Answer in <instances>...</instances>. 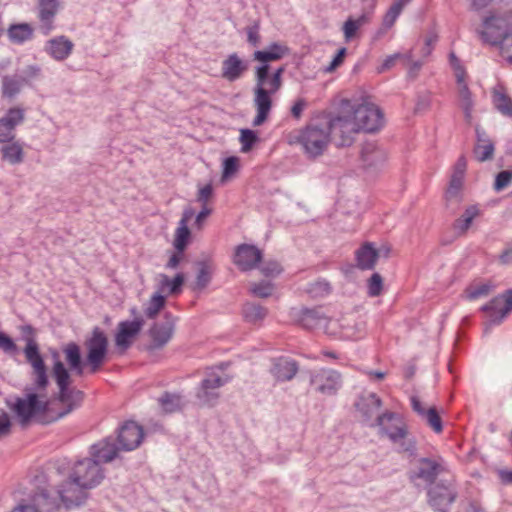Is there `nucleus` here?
<instances>
[{
	"label": "nucleus",
	"instance_id": "31",
	"mask_svg": "<svg viewBox=\"0 0 512 512\" xmlns=\"http://www.w3.org/2000/svg\"><path fill=\"white\" fill-rule=\"evenodd\" d=\"M379 253L372 243L363 244L356 251V265L361 270H371L375 267Z\"/></svg>",
	"mask_w": 512,
	"mask_h": 512
},
{
	"label": "nucleus",
	"instance_id": "25",
	"mask_svg": "<svg viewBox=\"0 0 512 512\" xmlns=\"http://www.w3.org/2000/svg\"><path fill=\"white\" fill-rule=\"evenodd\" d=\"M60 3L58 0H38V18L40 30L48 35L53 29V22L58 13Z\"/></svg>",
	"mask_w": 512,
	"mask_h": 512
},
{
	"label": "nucleus",
	"instance_id": "34",
	"mask_svg": "<svg viewBox=\"0 0 512 512\" xmlns=\"http://www.w3.org/2000/svg\"><path fill=\"white\" fill-rule=\"evenodd\" d=\"M2 160L11 165H17L24 160L23 146L19 141L6 142L0 148Z\"/></svg>",
	"mask_w": 512,
	"mask_h": 512
},
{
	"label": "nucleus",
	"instance_id": "23",
	"mask_svg": "<svg viewBox=\"0 0 512 512\" xmlns=\"http://www.w3.org/2000/svg\"><path fill=\"white\" fill-rule=\"evenodd\" d=\"M73 42L64 35L53 37L46 41L44 51L55 61H64L72 53Z\"/></svg>",
	"mask_w": 512,
	"mask_h": 512
},
{
	"label": "nucleus",
	"instance_id": "43",
	"mask_svg": "<svg viewBox=\"0 0 512 512\" xmlns=\"http://www.w3.org/2000/svg\"><path fill=\"white\" fill-rule=\"evenodd\" d=\"M159 278L161 291H164L166 288H169L171 294H177L181 291V286L184 283V275L182 273H178L172 280L165 274H160Z\"/></svg>",
	"mask_w": 512,
	"mask_h": 512
},
{
	"label": "nucleus",
	"instance_id": "33",
	"mask_svg": "<svg viewBox=\"0 0 512 512\" xmlns=\"http://www.w3.org/2000/svg\"><path fill=\"white\" fill-rule=\"evenodd\" d=\"M480 214L476 205L468 206L463 214L453 223V230L457 237L463 236L469 230L473 220Z\"/></svg>",
	"mask_w": 512,
	"mask_h": 512
},
{
	"label": "nucleus",
	"instance_id": "27",
	"mask_svg": "<svg viewBox=\"0 0 512 512\" xmlns=\"http://www.w3.org/2000/svg\"><path fill=\"white\" fill-rule=\"evenodd\" d=\"M298 372V364L296 361L286 358L279 357L272 361L270 373L276 381L285 382L290 381Z\"/></svg>",
	"mask_w": 512,
	"mask_h": 512
},
{
	"label": "nucleus",
	"instance_id": "60",
	"mask_svg": "<svg viewBox=\"0 0 512 512\" xmlns=\"http://www.w3.org/2000/svg\"><path fill=\"white\" fill-rule=\"evenodd\" d=\"M347 49L346 48H340L331 61V63L325 68V72L332 73L334 72L339 66L342 65L345 55H346Z\"/></svg>",
	"mask_w": 512,
	"mask_h": 512
},
{
	"label": "nucleus",
	"instance_id": "44",
	"mask_svg": "<svg viewBox=\"0 0 512 512\" xmlns=\"http://www.w3.org/2000/svg\"><path fill=\"white\" fill-rule=\"evenodd\" d=\"M466 168V158L465 156H460L454 165L449 185L462 189Z\"/></svg>",
	"mask_w": 512,
	"mask_h": 512
},
{
	"label": "nucleus",
	"instance_id": "29",
	"mask_svg": "<svg viewBox=\"0 0 512 512\" xmlns=\"http://www.w3.org/2000/svg\"><path fill=\"white\" fill-rule=\"evenodd\" d=\"M477 142L474 147L473 153L479 162L491 160L494 156V143L486 134V132L479 127H476Z\"/></svg>",
	"mask_w": 512,
	"mask_h": 512
},
{
	"label": "nucleus",
	"instance_id": "40",
	"mask_svg": "<svg viewBox=\"0 0 512 512\" xmlns=\"http://www.w3.org/2000/svg\"><path fill=\"white\" fill-rule=\"evenodd\" d=\"M158 401L163 411L167 413L179 411L184 406L183 397L176 393L166 392L158 399Z\"/></svg>",
	"mask_w": 512,
	"mask_h": 512
},
{
	"label": "nucleus",
	"instance_id": "30",
	"mask_svg": "<svg viewBox=\"0 0 512 512\" xmlns=\"http://www.w3.org/2000/svg\"><path fill=\"white\" fill-rule=\"evenodd\" d=\"M382 406L381 399L375 393L362 395L356 403V407L366 421L375 420Z\"/></svg>",
	"mask_w": 512,
	"mask_h": 512
},
{
	"label": "nucleus",
	"instance_id": "9",
	"mask_svg": "<svg viewBox=\"0 0 512 512\" xmlns=\"http://www.w3.org/2000/svg\"><path fill=\"white\" fill-rule=\"evenodd\" d=\"M481 310L486 313L488 318L484 329L487 333L492 326L500 325L512 312V289L492 298L481 307Z\"/></svg>",
	"mask_w": 512,
	"mask_h": 512
},
{
	"label": "nucleus",
	"instance_id": "10",
	"mask_svg": "<svg viewBox=\"0 0 512 512\" xmlns=\"http://www.w3.org/2000/svg\"><path fill=\"white\" fill-rule=\"evenodd\" d=\"M84 345L87 350L86 362L89 371L95 373L101 368L106 359L108 339L99 327H95L92 335L85 340Z\"/></svg>",
	"mask_w": 512,
	"mask_h": 512
},
{
	"label": "nucleus",
	"instance_id": "50",
	"mask_svg": "<svg viewBox=\"0 0 512 512\" xmlns=\"http://www.w3.org/2000/svg\"><path fill=\"white\" fill-rule=\"evenodd\" d=\"M240 143H241V151L244 153L249 152L253 145L258 141L257 134L250 129H242L240 131Z\"/></svg>",
	"mask_w": 512,
	"mask_h": 512
},
{
	"label": "nucleus",
	"instance_id": "48",
	"mask_svg": "<svg viewBox=\"0 0 512 512\" xmlns=\"http://www.w3.org/2000/svg\"><path fill=\"white\" fill-rule=\"evenodd\" d=\"M494 104L503 115L512 117V100L503 93L494 94Z\"/></svg>",
	"mask_w": 512,
	"mask_h": 512
},
{
	"label": "nucleus",
	"instance_id": "15",
	"mask_svg": "<svg viewBox=\"0 0 512 512\" xmlns=\"http://www.w3.org/2000/svg\"><path fill=\"white\" fill-rule=\"evenodd\" d=\"M509 33V23L503 17L490 16L483 21V30L480 32L484 42L491 45H501Z\"/></svg>",
	"mask_w": 512,
	"mask_h": 512
},
{
	"label": "nucleus",
	"instance_id": "38",
	"mask_svg": "<svg viewBox=\"0 0 512 512\" xmlns=\"http://www.w3.org/2000/svg\"><path fill=\"white\" fill-rule=\"evenodd\" d=\"M196 265L198 272L195 281V289L202 290L210 283L214 266L212 262L208 260L198 261Z\"/></svg>",
	"mask_w": 512,
	"mask_h": 512
},
{
	"label": "nucleus",
	"instance_id": "8",
	"mask_svg": "<svg viewBox=\"0 0 512 512\" xmlns=\"http://www.w3.org/2000/svg\"><path fill=\"white\" fill-rule=\"evenodd\" d=\"M69 474L78 483H82L83 487L89 489L98 486L105 477L103 469L92 456L76 461Z\"/></svg>",
	"mask_w": 512,
	"mask_h": 512
},
{
	"label": "nucleus",
	"instance_id": "1",
	"mask_svg": "<svg viewBox=\"0 0 512 512\" xmlns=\"http://www.w3.org/2000/svg\"><path fill=\"white\" fill-rule=\"evenodd\" d=\"M253 59L261 64L255 68V86L253 88V105L256 109V116L253 119V126L262 125L272 109V95L276 94L282 87V75L285 67L277 68L272 74L269 73V62L277 61V55L271 53L267 48L257 50L253 53Z\"/></svg>",
	"mask_w": 512,
	"mask_h": 512
},
{
	"label": "nucleus",
	"instance_id": "21",
	"mask_svg": "<svg viewBox=\"0 0 512 512\" xmlns=\"http://www.w3.org/2000/svg\"><path fill=\"white\" fill-rule=\"evenodd\" d=\"M249 69V61L242 59L237 53L229 54L221 65V76L228 82H234Z\"/></svg>",
	"mask_w": 512,
	"mask_h": 512
},
{
	"label": "nucleus",
	"instance_id": "39",
	"mask_svg": "<svg viewBox=\"0 0 512 512\" xmlns=\"http://www.w3.org/2000/svg\"><path fill=\"white\" fill-rule=\"evenodd\" d=\"M7 33L10 41L20 44L32 38L33 29L27 23L13 24Z\"/></svg>",
	"mask_w": 512,
	"mask_h": 512
},
{
	"label": "nucleus",
	"instance_id": "24",
	"mask_svg": "<svg viewBox=\"0 0 512 512\" xmlns=\"http://www.w3.org/2000/svg\"><path fill=\"white\" fill-rule=\"evenodd\" d=\"M387 159V153L384 149L379 147L376 143L366 142L361 149V160L366 169H379Z\"/></svg>",
	"mask_w": 512,
	"mask_h": 512
},
{
	"label": "nucleus",
	"instance_id": "62",
	"mask_svg": "<svg viewBox=\"0 0 512 512\" xmlns=\"http://www.w3.org/2000/svg\"><path fill=\"white\" fill-rule=\"evenodd\" d=\"M262 274L265 276H276L281 272V266L275 261L264 263L260 268Z\"/></svg>",
	"mask_w": 512,
	"mask_h": 512
},
{
	"label": "nucleus",
	"instance_id": "57",
	"mask_svg": "<svg viewBox=\"0 0 512 512\" xmlns=\"http://www.w3.org/2000/svg\"><path fill=\"white\" fill-rule=\"evenodd\" d=\"M341 327V338L342 339H352L356 336L357 331L359 330L356 327V324H352L350 320L343 319Z\"/></svg>",
	"mask_w": 512,
	"mask_h": 512
},
{
	"label": "nucleus",
	"instance_id": "17",
	"mask_svg": "<svg viewBox=\"0 0 512 512\" xmlns=\"http://www.w3.org/2000/svg\"><path fill=\"white\" fill-rule=\"evenodd\" d=\"M144 438L142 426L134 421L125 422L118 430L117 441L122 451H132L139 447Z\"/></svg>",
	"mask_w": 512,
	"mask_h": 512
},
{
	"label": "nucleus",
	"instance_id": "4",
	"mask_svg": "<svg viewBox=\"0 0 512 512\" xmlns=\"http://www.w3.org/2000/svg\"><path fill=\"white\" fill-rule=\"evenodd\" d=\"M47 388H38L35 383L24 389L23 396L16 397L9 405L21 426H26L34 417L45 414L49 407Z\"/></svg>",
	"mask_w": 512,
	"mask_h": 512
},
{
	"label": "nucleus",
	"instance_id": "14",
	"mask_svg": "<svg viewBox=\"0 0 512 512\" xmlns=\"http://www.w3.org/2000/svg\"><path fill=\"white\" fill-rule=\"evenodd\" d=\"M88 490H90L88 487H83L82 483H78L69 474L68 479L59 486L57 492L64 506L71 509L82 505L86 501Z\"/></svg>",
	"mask_w": 512,
	"mask_h": 512
},
{
	"label": "nucleus",
	"instance_id": "19",
	"mask_svg": "<svg viewBox=\"0 0 512 512\" xmlns=\"http://www.w3.org/2000/svg\"><path fill=\"white\" fill-rule=\"evenodd\" d=\"M143 317H136L131 321H121L117 327V333L115 335V344L122 350L128 349L136 336L140 333L144 326Z\"/></svg>",
	"mask_w": 512,
	"mask_h": 512
},
{
	"label": "nucleus",
	"instance_id": "3",
	"mask_svg": "<svg viewBox=\"0 0 512 512\" xmlns=\"http://www.w3.org/2000/svg\"><path fill=\"white\" fill-rule=\"evenodd\" d=\"M371 427H378V433L387 437L397 446L398 452L413 455L416 451V441L410 435L408 426L402 416L392 411H384L376 416Z\"/></svg>",
	"mask_w": 512,
	"mask_h": 512
},
{
	"label": "nucleus",
	"instance_id": "58",
	"mask_svg": "<svg viewBox=\"0 0 512 512\" xmlns=\"http://www.w3.org/2000/svg\"><path fill=\"white\" fill-rule=\"evenodd\" d=\"M402 10L403 9L400 7V5H395L393 3L384 17L383 24L386 27H391L396 21L397 17L402 12Z\"/></svg>",
	"mask_w": 512,
	"mask_h": 512
},
{
	"label": "nucleus",
	"instance_id": "22",
	"mask_svg": "<svg viewBox=\"0 0 512 512\" xmlns=\"http://www.w3.org/2000/svg\"><path fill=\"white\" fill-rule=\"evenodd\" d=\"M262 259V252L254 245L241 244L234 254V264L241 271H249L257 267Z\"/></svg>",
	"mask_w": 512,
	"mask_h": 512
},
{
	"label": "nucleus",
	"instance_id": "41",
	"mask_svg": "<svg viewBox=\"0 0 512 512\" xmlns=\"http://www.w3.org/2000/svg\"><path fill=\"white\" fill-rule=\"evenodd\" d=\"M460 106L463 109L465 120L468 124L472 121L473 101L467 84L458 87Z\"/></svg>",
	"mask_w": 512,
	"mask_h": 512
},
{
	"label": "nucleus",
	"instance_id": "56",
	"mask_svg": "<svg viewBox=\"0 0 512 512\" xmlns=\"http://www.w3.org/2000/svg\"><path fill=\"white\" fill-rule=\"evenodd\" d=\"M246 33H247V41L251 46L257 47L260 45L261 37L259 34V24L258 23H255L254 25L247 27Z\"/></svg>",
	"mask_w": 512,
	"mask_h": 512
},
{
	"label": "nucleus",
	"instance_id": "63",
	"mask_svg": "<svg viewBox=\"0 0 512 512\" xmlns=\"http://www.w3.org/2000/svg\"><path fill=\"white\" fill-rule=\"evenodd\" d=\"M213 209L209 207L208 205H202L201 211L196 215L195 219V227L198 230H201L203 228L204 222L206 218L212 213Z\"/></svg>",
	"mask_w": 512,
	"mask_h": 512
},
{
	"label": "nucleus",
	"instance_id": "11",
	"mask_svg": "<svg viewBox=\"0 0 512 512\" xmlns=\"http://www.w3.org/2000/svg\"><path fill=\"white\" fill-rule=\"evenodd\" d=\"M457 491L454 486L453 477L442 478L434 483L428 490V501L430 506L437 512H448V507L455 501Z\"/></svg>",
	"mask_w": 512,
	"mask_h": 512
},
{
	"label": "nucleus",
	"instance_id": "35",
	"mask_svg": "<svg viewBox=\"0 0 512 512\" xmlns=\"http://www.w3.org/2000/svg\"><path fill=\"white\" fill-rule=\"evenodd\" d=\"M33 504L38 512H55L59 508V503L55 498H51L44 489L36 492L32 498Z\"/></svg>",
	"mask_w": 512,
	"mask_h": 512
},
{
	"label": "nucleus",
	"instance_id": "7",
	"mask_svg": "<svg viewBox=\"0 0 512 512\" xmlns=\"http://www.w3.org/2000/svg\"><path fill=\"white\" fill-rule=\"evenodd\" d=\"M21 330L26 342V346L24 348L25 358L32 367L31 375L33 383H35L38 388H47L49 384L47 369L44 360L40 355L39 346L34 338L35 331L30 325L23 326Z\"/></svg>",
	"mask_w": 512,
	"mask_h": 512
},
{
	"label": "nucleus",
	"instance_id": "55",
	"mask_svg": "<svg viewBox=\"0 0 512 512\" xmlns=\"http://www.w3.org/2000/svg\"><path fill=\"white\" fill-rule=\"evenodd\" d=\"M342 322L336 319H329L325 316V322L321 330L326 334L341 338Z\"/></svg>",
	"mask_w": 512,
	"mask_h": 512
},
{
	"label": "nucleus",
	"instance_id": "45",
	"mask_svg": "<svg viewBox=\"0 0 512 512\" xmlns=\"http://www.w3.org/2000/svg\"><path fill=\"white\" fill-rule=\"evenodd\" d=\"M190 234L188 225L184 224V222H179L173 242V245L178 252H184L188 245Z\"/></svg>",
	"mask_w": 512,
	"mask_h": 512
},
{
	"label": "nucleus",
	"instance_id": "54",
	"mask_svg": "<svg viewBox=\"0 0 512 512\" xmlns=\"http://www.w3.org/2000/svg\"><path fill=\"white\" fill-rule=\"evenodd\" d=\"M410 58L411 52L407 54L395 53L393 55L386 57L381 66L378 67L377 71L378 73H383L391 69L395 65L397 60H410Z\"/></svg>",
	"mask_w": 512,
	"mask_h": 512
},
{
	"label": "nucleus",
	"instance_id": "26",
	"mask_svg": "<svg viewBox=\"0 0 512 512\" xmlns=\"http://www.w3.org/2000/svg\"><path fill=\"white\" fill-rule=\"evenodd\" d=\"M120 445L115 444L111 437H107L90 448V455L98 462L109 463L118 457Z\"/></svg>",
	"mask_w": 512,
	"mask_h": 512
},
{
	"label": "nucleus",
	"instance_id": "51",
	"mask_svg": "<svg viewBox=\"0 0 512 512\" xmlns=\"http://www.w3.org/2000/svg\"><path fill=\"white\" fill-rule=\"evenodd\" d=\"M367 292L371 297H377L383 290V279L379 273H373L367 281Z\"/></svg>",
	"mask_w": 512,
	"mask_h": 512
},
{
	"label": "nucleus",
	"instance_id": "32",
	"mask_svg": "<svg viewBox=\"0 0 512 512\" xmlns=\"http://www.w3.org/2000/svg\"><path fill=\"white\" fill-rule=\"evenodd\" d=\"M65 359L71 371L76 375H83L84 363L82 362L80 347L75 342H69L63 347Z\"/></svg>",
	"mask_w": 512,
	"mask_h": 512
},
{
	"label": "nucleus",
	"instance_id": "52",
	"mask_svg": "<svg viewBox=\"0 0 512 512\" xmlns=\"http://www.w3.org/2000/svg\"><path fill=\"white\" fill-rule=\"evenodd\" d=\"M239 169V159L235 156L228 157L223 162V172L221 180L224 182L231 178Z\"/></svg>",
	"mask_w": 512,
	"mask_h": 512
},
{
	"label": "nucleus",
	"instance_id": "53",
	"mask_svg": "<svg viewBox=\"0 0 512 512\" xmlns=\"http://www.w3.org/2000/svg\"><path fill=\"white\" fill-rule=\"evenodd\" d=\"M492 290V285L489 283H483L480 285L470 286L466 290L467 298L469 300H475L484 296H487Z\"/></svg>",
	"mask_w": 512,
	"mask_h": 512
},
{
	"label": "nucleus",
	"instance_id": "61",
	"mask_svg": "<svg viewBox=\"0 0 512 512\" xmlns=\"http://www.w3.org/2000/svg\"><path fill=\"white\" fill-rule=\"evenodd\" d=\"M501 54L512 63V33H508L506 37H504L503 42L500 45Z\"/></svg>",
	"mask_w": 512,
	"mask_h": 512
},
{
	"label": "nucleus",
	"instance_id": "18",
	"mask_svg": "<svg viewBox=\"0 0 512 512\" xmlns=\"http://www.w3.org/2000/svg\"><path fill=\"white\" fill-rule=\"evenodd\" d=\"M447 471L443 461L431 458H421L418 461L417 468L412 472L410 478L421 479L427 484H433L437 477L445 474Z\"/></svg>",
	"mask_w": 512,
	"mask_h": 512
},
{
	"label": "nucleus",
	"instance_id": "5",
	"mask_svg": "<svg viewBox=\"0 0 512 512\" xmlns=\"http://www.w3.org/2000/svg\"><path fill=\"white\" fill-rule=\"evenodd\" d=\"M332 126L333 119L326 123L310 124L301 132L299 142L309 157L320 156L326 150L331 139L337 146H348V144L340 143L341 135L335 133Z\"/></svg>",
	"mask_w": 512,
	"mask_h": 512
},
{
	"label": "nucleus",
	"instance_id": "47",
	"mask_svg": "<svg viewBox=\"0 0 512 512\" xmlns=\"http://www.w3.org/2000/svg\"><path fill=\"white\" fill-rule=\"evenodd\" d=\"M250 292L259 298H267L272 295L274 285L269 281H261L258 283H251Z\"/></svg>",
	"mask_w": 512,
	"mask_h": 512
},
{
	"label": "nucleus",
	"instance_id": "20",
	"mask_svg": "<svg viewBox=\"0 0 512 512\" xmlns=\"http://www.w3.org/2000/svg\"><path fill=\"white\" fill-rule=\"evenodd\" d=\"M25 120V110L20 107L10 108L0 118V143L11 142L15 139V128Z\"/></svg>",
	"mask_w": 512,
	"mask_h": 512
},
{
	"label": "nucleus",
	"instance_id": "13",
	"mask_svg": "<svg viewBox=\"0 0 512 512\" xmlns=\"http://www.w3.org/2000/svg\"><path fill=\"white\" fill-rule=\"evenodd\" d=\"M310 384L322 395H335L342 385L341 374L333 369H320L310 375Z\"/></svg>",
	"mask_w": 512,
	"mask_h": 512
},
{
	"label": "nucleus",
	"instance_id": "12",
	"mask_svg": "<svg viewBox=\"0 0 512 512\" xmlns=\"http://www.w3.org/2000/svg\"><path fill=\"white\" fill-rule=\"evenodd\" d=\"M229 382L228 376H221L216 372H208L201 381L196 399L201 406L213 407L220 399V388Z\"/></svg>",
	"mask_w": 512,
	"mask_h": 512
},
{
	"label": "nucleus",
	"instance_id": "16",
	"mask_svg": "<svg viewBox=\"0 0 512 512\" xmlns=\"http://www.w3.org/2000/svg\"><path fill=\"white\" fill-rule=\"evenodd\" d=\"M165 322L154 323L149 329V337L151 343L148 346L149 350H156L163 348L173 337L175 329V319L171 314H165Z\"/></svg>",
	"mask_w": 512,
	"mask_h": 512
},
{
	"label": "nucleus",
	"instance_id": "37",
	"mask_svg": "<svg viewBox=\"0 0 512 512\" xmlns=\"http://www.w3.org/2000/svg\"><path fill=\"white\" fill-rule=\"evenodd\" d=\"M369 21L367 14H362L358 18L348 17L342 26L345 42H350L357 36L358 30Z\"/></svg>",
	"mask_w": 512,
	"mask_h": 512
},
{
	"label": "nucleus",
	"instance_id": "36",
	"mask_svg": "<svg viewBox=\"0 0 512 512\" xmlns=\"http://www.w3.org/2000/svg\"><path fill=\"white\" fill-rule=\"evenodd\" d=\"M242 314L245 321L248 323L257 324L266 318L268 310L262 305L253 302H247L243 305Z\"/></svg>",
	"mask_w": 512,
	"mask_h": 512
},
{
	"label": "nucleus",
	"instance_id": "42",
	"mask_svg": "<svg viewBox=\"0 0 512 512\" xmlns=\"http://www.w3.org/2000/svg\"><path fill=\"white\" fill-rule=\"evenodd\" d=\"M166 303V298L160 292H156L152 295L150 300L148 301L146 308L144 310V314L149 319H154L159 312L164 308Z\"/></svg>",
	"mask_w": 512,
	"mask_h": 512
},
{
	"label": "nucleus",
	"instance_id": "64",
	"mask_svg": "<svg viewBox=\"0 0 512 512\" xmlns=\"http://www.w3.org/2000/svg\"><path fill=\"white\" fill-rule=\"evenodd\" d=\"M445 199L448 203L450 202H461L462 200V189L453 187L451 185L448 186L446 193H445Z\"/></svg>",
	"mask_w": 512,
	"mask_h": 512
},
{
	"label": "nucleus",
	"instance_id": "49",
	"mask_svg": "<svg viewBox=\"0 0 512 512\" xmlns=\"http://www.w3.org/2000/svg\"><path fill=\"white\" fill-rule=\"evenodd\" d=\"M422 418L427 422V424L433 429L434 432L440 433L443 429L442 421L440 415L435 407L427 408V411Z\"/></svg>",
	"mask_w": 512,
	"mask_h": 512
},
{
	"label": "nucleus",
	"instance_id": "6",
	"mask_svg": "<svg viewBox=\"0 0 512 512\" xmlns=\"http://www.w3.org/2000/svg\"><path fill=\"white\" fill-rule=\"evenodd\" d=\"M52 373L58 387L57 399L65 406V409L59 412L56 417V419H59L78 408L84 399V394L75 387H71V375L62 361L57 360L55 362Z\"/></svg>",
	"mask_w": 512,
	"mask_h": 512
},
{
	"label": "nucleus",
	"instance_id": "59",
	"mask_svg": "<svg viewBox=\"0 0 512 512\" xmlns=\"http://www.w3.org/2000/svg\"><path fill=\"white\" fill-rule=\"evenodd\" d=\"M0 349L5 353L14 354L17 352V345L12 338L3 332H0Z\"/></svg>",
	"mask_w": 512,
	"mask_h": 512
},
{
	"label": "nucleus",
	"instance_id": "46",
	"mask_svg": "<svg viewBox=\"0 0 512 512\" xmlns=\"http://www.w3.org/2000/svg\"><path fill=\"white\" fill-rule=\"evenodd\" d=\"M24 79L5 76L2 80L3 95L9 98L20 92Z\"/></svg>",
	"mask_w": 512,
	"mask_h": 512
},
{
	"label": "nucleus",
	"instance_id": "28",
	"mask_svg": "<svg viewBox=\"0 0 512 512\" xmlns=\"http://www.w3.org/2000/svg\"><path fill=\"white\" fill-rule=\"evenodd\" d=\"M294 319L306 329L321 330L325 322V315L318 308H304L295 312Z\"/></svg>",
	"mask_w": 512,
	"mask_h": 512
},
{
	"label": "nucleus",
	"instance_id": "2",
	"mask_svg": "<svg viewBox=\"0 0 512 512\" xmlns=\"http://www.w3.org/2000/svg\"><path fill=\"white\" fill-rule=\"evenodd\" d=\"M384 124V115L380 108L373 103L363 102L352 105L342 104L339 114L333 118V129L341 135V144L353 143L354 135L360 131L376 132Z\"/></svg>",
	"mask_w": 512,
	"mask_h": 512
}]
</instances>
